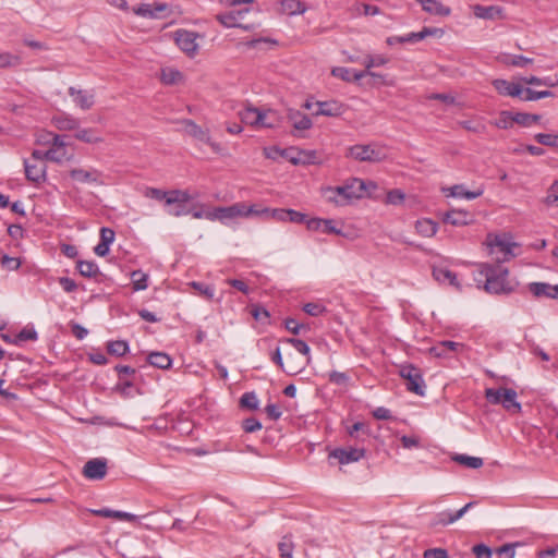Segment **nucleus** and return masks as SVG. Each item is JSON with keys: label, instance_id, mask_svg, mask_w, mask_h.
<instances>
[{"label": "nucleus", "instance_id": "obj_44", "mask_svg": "<svg viewBox=\"0 0 558 558\" xmlns=\"http://www.w3.org/2000/svg\"><path fill=\"white\" fill-rule=\"evenodd\" d=\"M191 199L192 196L185 190H170V198L167 199V206H172L174 203L186 204Z\"/></svg>", "mask_w": 558, "mask_h": 558}, {"label": "nucleus", "instance_id": "obj_3", "mask_svg": "<svg viewBox=\"0 0 558 558\" xmlns=\"http://www.w3.org/2000/svg\"><path fill=\"white\" fill-rule=\"evenodd\" d=\"M268 209L257 210L255 206H248L245 203H235L231 206L226 207H216L213 210H208L205 215V219L210 221H220L223 225L235 220L238 218H245L250 216H260L262 214H267Z\"/></svg>", "mask_w": 558, "mask_h": 558}, {"label": "nucleus", "instance_id": "obj_13", "mask_svg": "<svg viewBox=\"0 0 558 558\" xmlns=\"http://www.w3.org/2000/svg\"><path fill=\"white\" fill-rule=\"evenodd\" d=\"M306 227L311 231H322L328 234H342L341 229L337 228L333 219L312 218L306 221Z\"/></svg>", "mask_w": 558, "mask_h": 558}, {"label": "nucleus", "instance_id": "obj_41", "mask_svg": "<svg viewBox=\"0 0 558 558\" xmlns=\"http://www.w3.org/2000/svg\"><path fill=\"white\" fill-rule=\"evenodd\" d=\"M133 289L135 291L145 290L148 287V276L142 270H134L131 274Z\"/></svg>", "mask_w": 558, "mask_h": 558}, {"label": "nucleus", "instance_id": "obj_5", "mask_svg": "<svg viewBox=\"0 0 558 558\" xmlns=\"http://www.w3.org/2000/svg\"><path fill=\"white\" fill-rule=\"evenodd\" d=\"M347 157L361 162H379L386 158V154L377 144H356L348 148Z\"/></svg>", "mask_w": 558, "mask_h": 558}, {"label": "nucleus", "instance_id": "obj_40", "mask_svg": "<svg viewBox=\"0 0 558 558\" xmlns=\"http://www.w3.org/2000/svg\"><path fill=\"white\" fill-rule=\"evenodd\" d=\"M514 120V113L510 111H501L498 118L493 122V124L498 129H510L512 128Z\"/></svg>", "mask_w": 558, "mask_h": 558}, {"label": "nucleus", "instance_id": "obj_16", "mask_svg": "<svg viewBox=\"0 0 558 558\" xmlns=\"http://www.w3.org/2000/svg\"><path fill=\"white\" fill-rule=\"evenodd\" d=\"M493 86L502 96L522 98L523 87L520 84L511 83L502 78H497L493 81Z\"/></svg>", "mask_w": 558, "mask_h": 558}, {"label": "nucleus", "instance_id": "obj_52", "mask_svg": "<svg viewBox=\"0 0 558 558\" xmlns=\"http://www.w3.org/2000/svg\"><path fill=\"white\" fill-rule=\"evenodd\" d=\"M459 124L464 130L476 134H483L486 131L485 124H483L480 120H465L459 122Z\"/></svg>", "mask_w": 558, "mask_h": 558}, {"label": "nucleus", "instance_id": "obj_2", "mask_svg": "<svg viewBox=\"0 0 558 558\" xmlns=\"http://www.w3.org/2000/svg\"><path fill=\"white\" fill-rule=\"evenodd\" d=\"M480 275L485 278L484 289L493 294H509L515 284L508 279V269L490 264L480 266Z\"/></svg>", "mask_w": 558, "mask_h": 558}, {"label": "nucleus", "instance_id": "obj_20", "mask_svg": "<svg viewBox=\"0 0 558 558\" xmlns=\"http://www.w3.org/2000/svg\"><path fill=\"white\" fill-rule=\"evenodd\" d=\"M472 11L476 17L483 20H502L505 17L502 8L498 5L475 4L472 7Z\"/></svg>", "mask_w": 558, "mask_h": 558}, {"label": "nucleus", "instance_id": "obj_64", "mask_svg": "<svg viewBox=\"0 0 558 558\" xmlns=\"http://www.w3.org/2000/svg\"><path fill=\"white\" fill-rule=\"evenodd\" d=\"M548 205H558V181L550 187L549 194L546 198Z\"/></svg>", "mask_w": 558, "mask_h": 558}, {"label": "nucleus", "instance_id": "obj_8", "mask_svg": "<svg viewBox=\"0 0 558 558\" xmlns=\"http://www.w3.org/2000/svg\"><path fill=\"white\" fill-rule=\"evenodd\" d=\"M365 456V450L360 448H336L329 453V459H336L340 464L357 462Z\"/></svg>", "mask_w": 558, "mask_h": 558}, {"label": "nucleus", "instance_id": "obj_17", "mask_svg": "<svg viewBox=\"0 0 558 558\" xmlns=\"http://www.w3.org/2000/svg\"><path fill=\"white\" fill-rule=\"evenodd\" d=\"M529 290L535 298L558 299V284L531 282Z\"/></svg>", "mask_w": 558, "mask_h": 558}, {"label": "nucleus", "instance_id": "obj_11", "mask_svg": "<svg viewBox=\"0 0 558 558\" xmlns=\"http://www.w3.org/2000/svg\"><path fill=\"white\" fill-rule=\"evenodd\" d=\"M284 158L292 165H311L315 162L316 153L314 150H299L295 148H286Z\"/></svg>", "mask_w": 558, "mask_h": 558}, {"label": "nucleus", "instance_id": "obj_1", "mask_svg": "<svg viewBox=\"0 0 558 558\" xmlns=\"http://www.w3.org/2000/svg\"><path fill=\"white\" fill-rule=\"evenodd\" d=\"M368 186L376 189V184L373 182H365L359 178H351L342 185L322 187V195L328 203L335 204L336 206H345L353 199L364 197Z\"/></svg>", "mask_w": 558, "mask_h": 558}, {"label": "nucleus", "instance_id": "obj_42", "mask_svg": "<svg viewBox=\"0 0 558 558\" xmlns=\"http://www.w3.org/2000/svg\"><path fill=\"white\" fill-rule=\"evenodd\" d=\"M107 351L111 355L123 356L129 351V344L123 340L110 341L107 344Z\"/></svg>", "mask_w": 558, "mask_h": 558}, {"label": "nucleus", "instance_id": "obj_33", "mask_svg": "<svg viewBox=\"0 0 558 558\" xmlns=\"http://www.w3.org/2000/svg\"><path fill=\"white\" fill-rule=\"evenodd\" d=\"M415 230L418 234L430 238L436 234L438 226L434 220L424 218L415 222Z\"/></svg>", "mask_w": 558, "mask_h": 558}, {"label": "nucleus", "instance_id": "obj_45", "mask_svg": "<svg viewBox=\"0 0 558 558\" xmlns=\"http://www.w3.org/2000/svg\"><path fill=\"white\" fill-rule=\"evenodd\" d=\"M283 342L291 344L302 356H305L307 361H311V349L306 342L296 338H287Z\"/></svg>", "mask_w": 558, "mask_h": 558}, {"label": "nucleus", "instance_id": "obj_39", "mask_svg": "<svg viewBox=\"0 0 558 558\" xmlns=\"http://www.w3.org/2000/svg\"><path fill=\"white\" fill-rule=\"evenodd\" d=\"M22 63V59L17 54L10 52H0V69L16 68Z\"/></svg>", "mask_w": 558, "mask_h": 558}, {"label": "nucleus", "instance_id": "obj_36", "mask_svg": "<svg viewBox=\"0 0 558 558\" xmlns=\"http://www.w3.org/2000/svg\"><path fill=\"white\" fill-rule=\"evenodd\" d=\"M75 138L88 144H96L102 142V138L94 129H77Z\"/></svg>", "mask_w": 558, "mask_h": 558}, {"label": "nucleus", "instance_id": "obj_6", "mask_svg": "<svg viewBox=\"0 0 558 558\" xmlns=\"http://www.w3.org/2000/svg\"><path fill=\"white\" fill-rule=\"evenodd\" d=\"M399 375L407 381V389L417 396L425 395V383L421 369L412 364L401 365Z\"/></svg>", "mask_w": 558, "mask_h": 558}, {"label": "nucleus", "instance_id": "obj_55", "mask_svg": "<svg viewBox=\"0 0 558 558\" xmlns=\"http://www.w3.org/2000/svg\"><path fill=\"white\" fill-rule=\"evenodd\" d=\"M505 388H487L485 390V398L490 404H500L502 403V392Z\"/></svg>", "mask_w": 558, "mask_h": 558}, {"label": "nucleus", "instance_id": "obj_48", "mask_svg": "<svg viewBox=\"0 0 558 558\" xmlns=\"http://www.w3.org/2000/svg\"><path fill=\"white\" fill-rule=\"evenodd\" d=\"M262 116H265L266 118H264L260 121L259 128L274 129V128L279 126L280 118L276 111H272V110L263 111Z\"/></svg>", "mask_w": 558, "mask_h": 558}, {"label": "nucleus", "instance_id": "obj_47", "mask_svg": "<svg viewBox=\"0 0 558 558\" xmlns=\"http://www.w3.org/2000/svg\"><path fill=\"white\" fill-rule=\"evenodd\" d=\"M38 335L34 327H24L17 335L14 336L15 345H20L24 341H35Z\"/></svg>", "mask_w": 558, "mask_h": 558}, {"label": "nucleus", "instance_id": "obj_27", "mask_svg": "<svg viewBox=\"0 0 558 558\" xmlns=\"http://www.w3.org/2000/svg\"><path fill=\"white\" fill-rule=\"evenodd\" d=\"M433 277L439 283H447L449 286L454 287L458 290L461 289L460 282L458 281L456 274L449 270L448 268L434 267Z\"/></svg>", "mask_w": 558, "mask_h": 558}, {"label": "nucleus", "instance_id": "obj_29", "mask_svg": "<svg viewBox=\"0 0 558 558\" xmlns=\"http://www.w3.org/2000/svg\"><path fill=\"white\" fill-rule=\"evenodd\" d=\"M262 113L263 111L257 108L246 107L239 112V117L243 123L259 128L260 121L266 118L265 116H262Z\"/></svg>", "mask_w": 558, "mask_h": 558}, {"label": "nucleus", "instance_id": "obj_24", "mask_svg": "<svg viewBox=\"0 0 558 558\" xmlns=\"http://www.w3.org/2000/svg\"><path fill=\"white\" fill-rule=\"evenodd\" d=\"M184 132L199 142H209V131L202 129L193 120L183 119L180 121Z\"/></svg>", "mask_w": 558, "mask_h": 558}, {"label": "nucleus", "instance_id": "obj_37", "mask_svg": "<svg viewBox=\"0 0 558 558\" xmlns=\"http://www.w3.org/2000/svg\"><path fill=\"white\" fill-rule=\"evenodd\" d=\"M44 156L46 157V160L58 163L71 159V156L68 155L66 147H51L44 153Z\"/></svg>", "mask_w": 558, "mask_h": 558}, {"label": "nucleus", "instance_id": "obj_28", "mask_svg": "<svg viewBox=\"0 0 558 558\" xmlns=\"http://www.w3.org/2000/svg\"><path fill=\"white\" fill-rule=\"evenodd\" d=\"M52 123L60 131H73L80 126V121L76 118L64 112L54 116Z\"/></svg>", "mask_w": 558, "mask_h": 558}, {"label": "nucleus", "instance_id": "obj_51", "mask_svg": "<svg viewBox=\"0 0 558 558\" xmlns=\"http://www.w3.org/2000/svg\"><path fill=\"white\" fill-rule=\"evenodd\" d=\"M240 404L242 408H246L248 410H257L259 405V401L255 392H245L242 395L240 399Z\"/></svg>", "mask_w": 558, "mask_h": 558}, {"label": "nucleus", "instance_id": "obj_26", "mask_svg": "<svg viewBox=\"0 0 558 558\" xmlns=\"http://www.w3.org/2000/svg\"><path fill=\"white\" fill-rule=\"evenodd\" d=\"M473 506L474 502H469L454 513L450 511H442L437 514L435 524H439L442 526L449 525L459 520L460 518H462L466 513V511L471 509Z\"/></svg>", "mask_w": 558, "mask_h": 558}, {"label": "nucleus", "instance_id": "obj_22", "mask_svg": "<svg viewBox=\"0 0 558 558\" xmlns=\"http://www.w3.org/2000/svg\"><path fill=\"white\" fill-rule=\"evenodd\" d=\"M69 95L73 98L75 105L83 110L90 109L95 102L94 95L85 89L70 87Z\"/></svg>", "mask_w": 558, "mask_h": 558}, {"label": "nucleus", "instance_id": "obj_34", "mask_svg": "<svg viewBox=\"0 0 558 558\" xmlns=\"http://www.w3.org/2000/svg\"><path fill=\"white\" fill-rule=\"evenodd\" d=\"M147 362L155 367L167 369L171 366L172 360L163 352H151L147 356Z\"/></svg>", "mask_w": 558, "mask_h": 558}, {"label": "nucleus", "instance_id": "obj_35", "mask_svg": "<svg viewBox=\"0 0 558 558\" xmlns=\"http://www.w3.org/2000/svg\"><path fill=\"white\" fill-rule=\"evenodd\" d=\"M452 461L469 468V469H480L483 466L484 462L482 458L471 457L466 454L456 453L451 457Z\"/></svg>", "mask_w": 558, "mask_h": 558}, {"label": "nucleus", "instance_id": "obj_61", "mask_svg": "<svg viewBox=\"0 0 558 558\" xmlns=\"http://www.w3.org/2000/svg\"><path fill=\"white\" fill-rule=\"evenodd\" d=\"M476 558H492V549L485 544H476L472 548Z\"/></svg>", "mask_w": 558, "mask_h": 558}, {"label": "nucleus", "instance_id": "obj_19", "mask_svg": "<svg viewBox=\"0 0 558 558\" xmlns=\"http://www.w3.org/2000/svg\"><path fill=\"white\" fill-rule=\"evenodd\" d=\"M447 196L456 198L475 199L483 195L484 189L477 187L474 191H469L463 184H456L444 190Z\"/></svg>", "mask_w": 558, "mask_h": 558}, {"label": "nucleus", "instance_id": "obj_14", "mask_svg": "<svg viewBox=\"0 0 558 558\" xmlns=\"http://www.w3.org/2000/svg\"><path fill=\"white\" fill-rule=\"evenodd\" d=\"M26 179L34 183H39L46 178V165L40 161L24 160Z\"/></svg>", "mask_w": 558, "mask_h": 558}, {"label": "nucleus", "instance_id": "obj_31", "mask_svg": "<svg viewBox=\"0 0 558 558\" xmlns=\"http://www.w3.org/2000/svg\"><path fill=\"white\" fill-rule=\"evenodd\" d=\"M310 363L305 356L298 357L293 354H287V363L283 368L288 375H296L301 373L305 366Z\"/></svg>", "mask_w": 558, "mask_h": 558}, {"label": "nucleus", "instance_id": "obj_38", "mask_svg": "<svg viewBox=\"0 0 558 558\" xmlns=\"http://www.w3.org/2000/svg\"><path fill=\"white\" fill-rule=\"evenodd\" d=\"M76 268L80 274L86 278H93L99 274L97 264L92 260H78Z\"/></svg>", "mask_w": 558, "mask_h": 558}, {"label": "nucleus", "instance_id": "obj_59", "mask_svg": "<svg viewBox=\"0 0 558 558\" xmlns=\"http://www.w3.org/2000/svg\"><path fill=\"white\" fill-rule=\"evenodd\" d=\"M385 63H386V59L380 56H377V57L366 56L362 61V64L366 68L365 71H369V69L373 66L384 65Z\"/></svg>", "mask_w": 558, "mask_h": 558}, {"label": "nucleus", "instance_id": "obj_50", "mask_svg": "<svg viewBox=\"0 0 558 558\" xmlns=\"http://www.w3.org/2000/svg\"><path fill=\"white\" fill-rule=\"evenodd\" d=\"M551 96L553 93L550 90H533L531 88H523V95L521 99L525 101H534Z\"/></svg>", "mask_w": 558, "mask_h": 558}, {"label": "nucleus", "instance_id": "obj_18", "mask_svg": "<svg viewBox=\"0 0 558 558\" xmlns=\"http://www.w3.org/2000/svg\"><path fill=\"white\" fill-rule=\"evenodd\" d=\"M243 16L242 10H232L225 14H218L217 20L225 27H239L245 31H250L252 28L251 25H244L241 23V19Z\"/></svg>", "mask_w": 558, "mask_h": 558}, {"label": "nucleus", "instance_id": "obj_30", "mask_svg": "<svg viewBox=\"0 0 558 558\" xmlns=\"http://www.w3.org/2000/svg\"><path fill=\"white\" fill-rule=\"evenodd\" d=\"M517 391L512 388L504 389L502 392V408L510 413H520L521 412V403L517 401Z\"/></svg>", "mask_w": 558, "mask_h": 558}, {"label": "nucleus", "instance_id": "obj_25", "mask_svg": "<svg viewBox=\"0 0 558 558\" xmlns=\"http://www.w3.org/2000/svg\"><path fill=\"white\" fill-rule=\"evenodd\" d=\"M306 4L301 0H279V11L289 16L305 13Z\"/></svg>", "mask_w": 558, "mask_h": 558}, {"label": "nucleus", "instance_id": "obj_60", "mask_svg": "<svg viewBox=\"0 0 558 558\" xmlns=\"http://www.w3.org/2000/svg\"><path fill=\"white\" fill-rule=\"evenodd\" d=\"M90 512L97 517L111 518V519L119 520L121 511L102 508V509L90 510Z\"/></svg>", "mask_w": 558, "mask_h": 558}, {"label": "nucleus", "instance_id": "obj_15", "mask_svg": "<svg viewBox=\"0 0 558 558\" xmlns=\"http://www.w3.org/2000/svg\"><path fill=\"white\" fill-rule=\"evenodd\" d=\"M315 105L314 116L339 117L344 111V106L337 100L316 101Z\"/></svg>", "mask_w": 558, "mask_h": 558}, {"label": "nucleus", "instance_id": "obj_10", "mask_svg": "<svg viewBox=\"0 0 558 558\" xmlns=\"http://www.w3.org/2000/svg\"><path fill=\"white\" fill-rule=\"evenodd\" d=\"M69 175L71 177V179L73 181H75L77 183H87V184H96V185L102 184V180H101L102 173L95 168H90V169L75 168V169L70 170Z\"/></svg>", "mask_w": 558, "mask_h": 558}, {"label": "nucleus", "instance_id": "obj_53", "mask_svg": "<svg viewBox=\"0 0 558 558\" xmlns=\"http://www.w3.org/2000/svg\"><path fill=\"white\" fill-rule=\"evenodd\" d=\"M293 548L294 545L289 536H283L281 542L278 544L281 558H292Z\"/></svg>", "mask_w": 558, "mask_h": 558}, {"label": "nucleus", "instance_id": "obj_12", "mask_svg": "<svg viewBox=\"0 0 558 558\" xmlns=\"http://www.w3.org/2000/svg\"><path fill=\"white\" fill-rule=\"evenodd\" d=\"M331 74L335 77L341 78L344 82L360 81L361 78H363L367 75L374 76V77H383L381 75L376 74L371 71H355V70L344 68V66H338V68L332 69Z\"/></svg>", "mask_w": 558, "mask_h": 558}, {"label": "nucleus", "instance_id": "obj_23", "mask_svg": "<svg viewBox=\"0 0 558 558\" xmlns=\"http://www.w3.org/2000/svg\"><path fill=\"white\" fill-rule=\"evenodd\" d=\"M442 220L446 223L461 227L472 222V215L466 210L452 209L444 215Z\"/></svg>", "mask_w": 558, "mask_h": 558}, {"label": "nucleus", "instance_id": "obj_21", "mask_svg": "<svg viewBox=\"0 0 558 558\" xmlns=\"http://www.w3.org/2000/svg\"><path fill=\"white\" fill-rule=\"evenodd\" d=\"M288 120L296 132L307 131L313 125L308 116L294 109L288 111Z\"/></svg>", "mask_w": 558, "mask_h": 558}, {"label": "nucleus", "instance_id": "obj_58", "mask_svg": "<svg viewBox=\"0 0 558 558\" xmlns=\"http://www.w3.org/2000/svg\"><path fill=\"white\" fill-rule=\"evenodd\" d=\"M303 311L310 316H320L326 312V307L320 303H306L303 306Z\"/></svg>", "mask_w": 558, "mask_h": 558}, {"label": "nucleus", "instance_id": "obj_62", "mask_svg": "<svg viewBox=\"0 0 558 558\" xmlns=\"http://www.w3.org/2000/svg\"><path fill=\"white\" fill-rule=\"evenodd\" d=\"M242 427L246 433H254L262 428V423L254 417H248L242 422Z\"/></svg>", "mask_w": 558, "mask_h": 558}, {"label": "nucleus", "instance_id": "obj_9", "mask_svg": "<svg viewBox=\"0 0 558 558\" xmlns=\"http://www.w3.org/2000/svg\"><path fill=\"white\" fill-rule=\"evenodd\" d=\"M83 475L92 481H100L107 475V460L94 458L88 460L83 468Z\"/></svg>", "mask_w": 558, "mask_h": 558}, {"label": "nucleus", "instance_id": "obj_46", "mask_svg": "<svg viewBox=\"0 0 558 558\" xmlns=\"http://www.w3.org/2000/svg\"><path fill=\"white\" fill-rule=\"evenodd\" d=\"M182 78H183L182 73L175 69L168 68V69H163L161 71V81L165 84H168V85L177 84V83L181 82Z\"/></svg>", "mask_w": 558, "mask_h": 558}, {"label": "nucleus", "instance_id": "obj_54", "mask_svg": "<svg viewBox=\"0 0 558 558\" xmlns=\"http://www.w3.org/2000/svg\"><path fill=\"white\" fill-rule=\"evenodd\" d=\"M191 287L198 292L199 295L204 296L207 300H213L215 296V289L202 282L193 281Z\"/></svg>", "mask_w": 558, "mask_h": 558}, {"label": "nucleus", "instance_id": "obj_63", "mask_svg": "<svg viewBox=\"0 0 558 558\" xmlns=\"http://www.w3.org/2000/svg\"><path fill=\"white\" fill-rule=\"evenodd\" d=\"M448 553L444 548H429L423 554V558H447Z\"/></svg>", "mask_w": 558, "mask_h": 558}, {"label": "nucleus", "instance_id": "obj_4", "mask_svg": "<svg viewBox=\"0 0 558 558\" xmlns=\"http://www.w3.org/2000/svg\"><path fill=\"white\" fill-rule=\"evenodd\" d=\"M488 253L493 259L500 264L510 260L515 256L513 252L518 244L512 242L507 235H488L487 236Z\"/></svg>", "mask_w": 558, "mask_h": 558}, {"label": "nucleus", "instance_id": "obj_7", "mask_svg": "<svg viewBox=\"0 0 558 558\" xmlns=\"http://www.w3.org/2000/svg\"><path fill=\"white\" fill-rule=\"evenodd\" d=\"M196 38L197 34L194 32L185 29L175 32V43L178 47L190 57H194L198 50Z\"/></svg>", "mask_w": 558, "mask_h": 558}, {"label": "nucleus", "instance_id": "obj_57", "mask_svg": "<svg viewBox=\"0 0 558 558\" xmlns=\"http://www.w3.org/2000/svg\"><path fill=\"white\" fill-rule=\"evenodd\" d=\"M535 140L538 144L555 147L558 145V135L538 133L535 135Z\"/></svg>", "mask_w": 558, "mask_h": 558}, {"label": "nucleus", "instance_id": "obj_56", "mask_svg": "<svg viewBox=\"0 0 558 558\" xmlns=\"http://www.w3.org/2000/svg\"><path fill=\"white\" fill-rule=\"evenodd\" d=\"M166 213L173 217H181L189 215L191 213V209L186 207V204L174 203L172 206H167Z\"/></svg>", "mask_w": 558, "mask_h": 558}, {"label": "nucleus", "instance_id": "obj_49", "mask_svg": "<svg viewBox=\"0 0 558 558\" xmlns=\"http://www.w3.org/2000/svg\"><path fill=\"white\" fill-rule=\"evenodd\" d=\"M514 120H515V123H518L522 126H531V125L539 122L541 116L532 114V113H524V112H517V113H514Z\"/></svg>", "mask_w": 558, "mask_h": 558}, {"label": "nucleus", "instance_id": "obj_43", "mask_svg": "<svg viewBox=\"0 0 558 558\" xmlns=\"http://www.w3.org/2000/svg\"><path fill=\"white\" fill-rule=\"evenodd\" d=\"M144 196L158 202H165V206L167 207V199L170 198V191H163L157 187H146Z\"/></svg>", "mask_w": 558, "mask_h": 558}, {"label": "nucleus", "instance_id": "obj_32", "mask_svg": "<svg viewBox=\"0 0 558 558\" xmlns=\"http://www.w3.org/2000/svg\"><path fill=\"white\" fill-rule=\"evenodd\" d=\"M422 4V8L425 12L438 15V16H448L450 14V9L445 7L437 0H418Z\"/></svg>", "mask_w": 558, "mask_h": 558}]
</instances>
